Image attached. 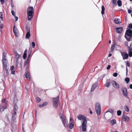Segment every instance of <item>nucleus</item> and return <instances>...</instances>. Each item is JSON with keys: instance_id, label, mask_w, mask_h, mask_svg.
Here are the masks:
<instances>
[{"instance_id": "nucleus-1", "label": "nucleus", "mask_w": 132, "mask_h": 132, "mask_svg": "<svg viewBox=\"0 0 132 132\" xmlns=\"http://www.w3.org/2000/svg\"><path fill=\"white\" fill-rule=\"evenodd\" d=\"M60 117L63 124L65 127H68L69 126V128L71 129H72L73 127L74 124L71 122L69 125L68 120L64 115L63 114H60Z\"/></svg>"}, {"instance_id": "nucleus-2", "label": "nucleus", "mask_w": 132, "mask_h": 132, "mask_svg": "<svg viewBox=\"0 0 132 132\" xmlns=\"http://www.w3.org/2000/svg\"><path fill=\"white\" fill-rule=\"evenodd\" d=\"M78 119L80 120H82L81 124V127L83 131H85L86 130V126L87 121L86 117L83 115H80L77 117Z\"/></svg>"}, {"instance_id": "nucleus-3", "label": "nucleus", "mask_w": 132, "mask_h": 132, "mask_svg": "<svg viewBox=\"0 0 132 132\" xmlns=\"http://www.w3.org/2000/svg\"><path fill=\"white\" fill-rule=\"evenodd\" d=\"M34 9L32 6H30L28 7L27 11V14L28 17V20L29 21L32 17Z\"/></svg>"}, {"instance_id": "nucleus-4", "label": "nucleus", "mask_w": 132, "mask_h": 132, "mask_svg": "<svg viewBox=\"0 0 132 132\" xmlns=\"http://www.w3.org/2000/svg\"><path fill=\"white\" fill-rule=\"evenodd\" d=\"M125 36L128 41H130L132 37V30L130 29L127 30Z\"/></svg>"}, {"instance_id": "nucleus-5", "label": "nucleus", "mask_w": 132, "mask_h": 132, "mask_svg": "<svg viewBox=\"0 0 132 132\" xmlns=\"http://www.w3.org/2000/svg\"><path fill=\"white\" fill-rule=\"evenodd\" d=\"M95 110L98 115H100L101 113L100 105L99 103H97L95 104Z\"/></svg>"}, {"instance_id": "nucleus-6", "label": "nucleus", "mask_w": 132, "mask_h": 132, "mask_svg": "<svg viewBox=\"0 0 132 132\" xmlns=\"http://www.w3.org/2000/svg\"><path fill=\"white\" fill-rule=\"evenodd\" d=\"M59 99V98L58 97L53 98V105L54 107L55 108H57V106L58 105Z\"/></svg>"}, {"instance_id": "nucleus-7", "label": "nucleus", "mask_w": 132, "mask_h": 132, "mask_svg": "<svg viewBox=\"0 0 132 132\" xmlns=\"http://www.w3.org/2000/svg\"><path fill=\"white\" fill-rule=\"evenodd\" d=\"M122 94L126 98H128V94L126 88L124 87H122Z\"/></svg>"}, {"instance_id": "nucleus-8", "label": "nucleus", "mask_w": 132, "mask_h": 132, "mask_svg": "<svg viewBox=\"0 0 132 132\" xmlns=\"http://www.w3.org/2000/svg\"><path fill=\"white\" fill-rule=\"evenodd\" d=\"M18 109V108L16 106H15L14 108L13 113L12 115V119L13 121H14L16 119V112Z\"/></svg>"}, {"instance_id": "nucleus-9", "label": "nucleus", "mask_w": 132, "mask_h": 132, "mask_svg": "<svg viewBox=\"0 0 132 132\" xmlns=\"http://www.w3.org/2000/svg\"><path fill=\"white\" fill-rule=\"evenodd\" d=\"M13 32L16 37H18L19 36L18 31L17 27L14 26L13 28Z\"/></svg>"}, {"instance_id": "nucleus-10", "label": "nucleus", "mask_w": 132, "mask_h": 132, "mask_svg": "<svg viewBox=\"0 0 132 132\" xmlns=\"http://www.w3.org/2000/svg\"><path fill=\"white\" fill-rule=\"evenodd\" d=\"M20 56V55H19L17 53H15V60L16 61V62L15 63L16 67L18 66V60Z\"/></svg>"}, {"instance_id": "nucleus-11", "label": "nucleus", "mask_w": 132, "mask_h": 132, "mask_svg": "<svg viewBox=\"0 0 132 132\" xmlns=\"http://www.w3.org/2000/svg\"><path fill=\"white\" fill-rule=\"evenodd\" d=\"M111 83L115 88L117 89L119 88V85L115 81L112 80L111 81Z\"/></svg>"}, {"instance_id": "nucleus-12", "label": "nucleus", "mask_w": 132, "mask_h": 132, "mask_svg": "<svg viewBox=\"0 0 132 132\" xmlns=\"http://www.w3.org/2000/svg\"><path fill=\"white\" fill-rule=\"evenodd\" d=\"M121 54L123 60L128 59V54L125 53H121Z\"/></svg>"}, {"instance_id": "nucleus-13", "label": "nucleus", "mask_w": 132, "mask_h": 132, "mask_svg": "<svg viewBox=\"0 0 132 132\" xmlns=\"http://www.w3.org/2000/svg\"><path fill=\"white\" fill-rule=\"evenodd\" d=\"M111 82L110 79H108L107 80L106 83L104 84L105 86L106 87L109 88L110 84Z\"/></svg>"}, {"instance_id": "nucleus-14", "label": "nucleus", "mask_w": 132, "mask_h": 132, "mask_svg": "<svg viewBox=\"0 0 132 132\" xmlns=\"http://www.w3.org/2000/svg\"><path fill=\"white\" fill-rule=\"evenodd\" d=\"M123 28L122 27L117 28L116 29V31L117 32L119 33H121Z\"/></svg>"}, {"instance_id": "nucleus-15", "label": "nucleus", "mask_w": 132, "mask_h": 132, "mask_svg": "<svg viewBox=\"0 0 132 132\" xmlns=\"http://www.w3.org/2000/svg\"><path fill=\"white\" fill-rule=\"evenodd\" d=\"M25 76L26 78L28 79V80H30V75L28 71H26L25 73Z\"/></svg>"}, {"instance_id": "nucleus-16", "label": "nucleus", "mask_w": 132, "mask_h": 132, "mask_svg": "<svg viewBox=\"0 0 132 132\" xmlns=\"http://www.w3.org/2000/svg\"><path fill=\"white\" fill-rule=\"evenodd\" d=\"M17 101L18 100L16 97L15 96L14 98V107L15 106H16L18 107V106L16 105V103L17 102Z\"/></svg>"}, {"instance_id": "nucleus-17", "label": "nucleus", "mask_w": 132, "mask_h": 132, "mask_svg": "<svg viewBox=\"0 0 132 132\" xmlns=\"http://www.w3.org/2000/svg\"><path fill=\"white\" fill-rule=\"evenodd\" d=\"M97 86V84L96 83H95L92 86L91 89V91L92 92L93 91L95 88Z\"/></svg>"}, {"instance_id": "nucleus-18", "label": "nucleus", "mask_w": 132, "mask_h": 132, "mask_svg": "<svg viewBox=\"0 0 132 132\" xmlns=\"http://www.w3.org/2000/svg\"><path fill=\"white\" fill-rule=\"evenodd\" d=\"M47 102H43L42 105L39 104L38 105V106L40 108H42L45 106L46 105H47Z\"/></svg>"}, {"instance_id": "nucleus-19", "label": "nucleus", "mask_w": 132, "mask_h": 132, "mask_svg": "<svg viewBox=\"0 0 132 132\" xmlns=\"http://www.w3.org/2000/svg\"><path fill=\"white\" fill-rule=\"evenodd\" d=\"M122 119L126 121H129V117L127 116H123L122 118Z\"/></svg>"}, {"instance_id": "nucleus-20", "label": "nucleus", "mask_w": 132, "mask_h": 132, "mask_svg": "<svg viewBox=\"0 0 132 132\" xmlns=\"http://www.w3.org/2000/svg\"><path fill=\"white\" fill-rule=\"evenodd\" d=\"M29 62L28 61H26L24 63V65L25 66H26V68L27 69H28L29 68Z\"/></svg>"}, {"instance_id": "nucleus-21", "label": "nucleus", "mask_w": 132, "mask_h": 132, "mask_svg": "<svg viewBox=\"0 0 132 132\" xmlns=\"http://www.w3.org/2000/svg\"><path fill=\"white\" fill-rule=\"evenodd\" d=\"M3 71H6L7 72V70L6 68L7 65H6V63H3Z\"/></svg>"}, {"instance_id": "nucleus-22", "label": "nucleus", "mask_w": 132, "mask_h": 132, "mask_svg": "<svg viewBox=\"0 0 132 132\" xmlns=\"http://www.w3.org/2000/svg\"><path fill=\"white\" fill-rule=\"evenodd\" d=\"M114 21L115 23L116 24H119L120 23V19L117 18H116L115 19Z\"/></svg>"}, {"instance_id": "nucleus-23", "label": "nucleus", "mask_w": 132, "mask_h": 132, "mask_svg": "<svg viewBox=\"0 0 132 132\" xmlns=\"http://www.w3.org/2000/svg\"><path fill=\"white\" fill-rule=\"evenodd\" d=\"M27 50H25L24 52L23 55V58L24 59H26L27 56Z\"/></svg>"}, {"instance_id": "nucleus-24", "label": "nucleus", "mask_w": 132, "mask_h": 132, "mask_svg": "<svg viewBox=\"0 0 132 132\" xmlns=\"http://www.w3.org/2000/svg\"><path fill=\"white\" fill-rule=\"evenodd\" d=\"M102 11L101 14H103L104 13L105 8L104 6L103 5L102 6Z\"/></svg>"}, {"instance_id": "nucleus-25", "label": "nucleus", "mask_w": 132, "mask_h": 132, "mask_svg": "<svg viewBox=\"0 0 132 132\" xmlns=\"http://www.w3.org/2000/svg\"><path fill=\"white\" fill-rule=\"evenodd\" d=\"M129 51L128 52V54L129 55L130 57H131L132 56V52L131 51H130V50H131L132 49L130 48H129Z\"/></svg>"}, {"instance_id": "nucleus-26", "label": "nucleus", "mask_w": 132, "mask_h": 132, "mask_svg": "<svg viewBox=\"0 0 132 132\" xmlns=\"http://www.w3.org/2000/svg\"><path fill=\"white\" fill-rule=\"evenodd\" d=\"M116 120L115 119H113L111 120V125H113L116 123Z\"/></svg>"}, {"instance_id": "nucleus-27", "label": "nucleus", "mask_w": 132, "mask_h": 132, "mask_svg": "<svg viewBox=\"0 0 132 132\" xmlns=\"http://www.w3.org/2000/svg\"><path fill=\"white\" fill-rule=\"evenodd\" d=\"M30 36V33L29 32H28L27 33L26 36V38H29Z\"/></svg>"}, {"instance_id": "nucleus-28", "label": "nucleus", "mask_w": 132, "mask_h": 132, "mask_svg": "<svg viewBox=\"0 0 132 132\" xmlns=\"http://www.w3.org/2000/svg\"><path fill=\"white\" fill-rule=\"evenodd\" d=\"M117 4L119 6H121L122 5V2L120 0H119L117 1Z\"/></svg>"}, {"instance_id": "nucleus-29", "label": "nucleus", "mask_w": 132, "mask_h": 132, "mask_svg": "<svg viewBox=\"0 0 132 132\" xmlns=\"http://www.w3.org/2000/svg\"><path fill=\"white\" fill-rule=\"evenodd\" d=\"M124 109L126 112H128L129 111V108L127 105H125L124 107Z\"/></svg>"}, {"instance_id": "nucleus-30", "label": "nucleus", "mask_w": 132, "mask_h": 132, "mask_svg": "<svg viewBox=\"0 0 132 132\" xmlns=\"http://www.w3.org/2000/svg\"><path fill=\"white\" fill-rule=\"evenodd\" d=\"M36 102L37 103L41 101V99L38 97H37L36 98Z\"/></svg>"}, {"instance_id": "nucleus-31", "label": "nucleus", "mask_w": 132, "mask_h": 132, "mask_svg": "<svg viewBox=\"0 0 132 132\" xmlns=\"http://www.w3.org/2000/svg\"><path fill=\"white\" fill-rule=\"evenodd\" d=\"M121 111L118 110L117 111V114L118 116H120L121 115Z\"/></svg>"}, {"instance_id": "nucleus-32", "label": "nucleus", "mask_w": 132, "mask_h": 132, "mask_svg": "<svg viewBox=\"0 0 132 132\" xmlns=\"http://www.w3.org/2000/svg\"><path fill=\"white\" fill-rule=\"evenodd\" d=\"M2 61L3 63H6V62L7 61V59L5 58H3L2 59Z\"/></svg>"}, {"instance_id": "nucleus-33", "label": "nucleus", "mask_w": 132, "mask_h": 132, "mask_svg": "<svg viewBox=\"0 0 132 132\" xmlns=\"http://www.w3.org/2000/svg\"><path fill=\"white\" fill-rule=\"evenodd\" d=\"M125 80L126 81L127 83H128L129 81V79L128 78H126L125 79Z\"/></svg>"}, {"instance_id": "nucleus-34", "label": "nucleus", "mask_w": 132, "mask_h": 132, "mask_svg": "<svg viewBox=\"0 0 132 132\" xmlns=\"http://www.w3.org/2000/svg\"><path fill=\"white\" fill-rule=\"evenodd\" d=\"M32 52V49L31 48H30L28 51V55H30L31 54Z\"/></svg>"}, {"instance_id": "nucleus-35", "label": "nucleus", "mask_w": 132, "mask_h": 132, "mask_svg": "<svg viewBox=\"0 0 132 132\" xmlns=\"http://www.w3.org/2000/svg\"><path fill=\"white\" fill-rule=\"evenodd\" d=\"M112 3L114 5H116L117 4V1L116 0H112Z\"/></svg>"}, {"instance_id": "nucleus-36", "label": "nucleus", "mask_w": 132, "mask_h": 132, "mask_svg": "<svg viewBox=\"0 0 132 132\" xmlns=\"http://www.w3.org/2000/svg\"><path fill=\"white\" fill-rule=\"evenodd\" d=\"M126 66H127L130 67V64L129 63L128 61H127L126 62Z\"/></svg>"}, {"instance_id": "nucleus-37", "label": "nucleus", "mask_w": 132, "mask_h": 132, "mask_svg": "<svg viewBox=\"0 0 132 132\" xmlns=\"http://www.w3.org/2000/svg\"><path fill=\"white\" fill-rule=\"evenodd\" d=\"M11 13L12 15L14 16H15V12L13 11H11Z\"/></svg>"}, {"instance_id": "nucleus-38", "label": "nucleus", "mask_w": 132, "mask_h": 132, "mask_svg": "<svg viewBox=\"0 0 132 132\" xmlns=\"http://www.w3.org/2000/svg\"><path fill=\"white\" fill-rule=\"evenodd\" d=\"M26 29L27 30V32H30V29L28 27H26Z\"/></svg>"}, {"instance_id": "nucleus-39", "label": "nucleus", "mask_w": 132, "mask_h": 132, "mask_svg": "<svg viewBox=\"0 0 132 132\" xmlns=\"http://www.w3.org/2000/svg\"><path fill=\"white\" fill-rule=\"evenodd\" d=\"M11 74H14L15 73V71L14 70H11Z\"/></svg>"}, {"instance_id": "nucleus-40", "label": "nucleus", "mask_w": 132, "mask_h": 132, "mask_svg": "<svg viewBox=\"0 0 132 132\" xmlns=\"http://www.w3.org/2000/svg\"><path fill=\"white\" fill-rule=\"evenodd\" d=\"M32 46L33 48H34L35 47V43L34 42H32Z\"/></svg>"}, {"instance_id": "nucleus-41", "label": "nucleus", "mask_w": 132, "mask_h": 132, "mask_svg": "<svg viewBox=\"0 0 132 132\" xmlns=\"http://www.w3.org/2000/svg\"><path fill=\"white\" fill-rule=\"evenodd\" d=\"M128 27L129 28L132 29V24H129Z\"/></svg>"}, {"instance_id": "nucleus-42", "label": "nucleus", "mask_w": 132, "mask_h": 132, "mask_svg": "<svg viewBox=\"0 0 132 132\" xmlns=\"http://www.w3.org/2000/svg\"><path fill=\"white\" fill-rule=\"evenodd\" d=\"M117 73L116 72L113 73V76L115 77H116L117 76Z\"/></svg>"}, {"instance_id": "nucleus-43", "label": "nucleus", "mask_w": 132, "mask_h": 132, "mask_svg": "<svg viewBox=\"0 0 132 132\" xmlns=\"http://www.w3.org/2000/svg\"><path fill=\"white\" fill-rule=\"evenodd\" d=\"M14 67L13 66H11L10 68V70H14Z\"/></svg>"}, {"instance_id": "nucleus-44", "label": "nucleus", "mask_w": 132, "mask_h": 132, "mask_svg": "<svg viewBox=\"0 0 132 132\" xmlns=\"http://www.w3.org/2000/svg\"><path fill=\"white\" fill-rule=\"evenodd\" d=\"M110 67H111V65H109L106 68V69L107 70H109L110 68Z\"/></svg>"}, {"instance_id": "nucleus-45", "label": "nucleus", "mask_w": 132, "mask_h": 132, "mask_svg": "<svg viewBox=\"0 0 132 132\" xmlns=\"http://www.w3.org/2000/svg\"><path fill=\"white\" fill-rule=\"evenodd\" d=\"M3 14H1L0 15V18L2 20H3V17L2 16Z\"/></svg>"}, {"instance_id": "nucleus-46", "label": "nucleus", "mask_w": 132, "mask_h": 132, "mask_svg": "<svg viewBox=\"0 0 132 132\" xmlns=\"http://www.w3.org/2000/svg\"><path fill=\"white\" fill-rule=\"evenodd\" d=\"M14 17H15V21H17L18 19V17L16 16H14Z\"/></svg>"}, {"instance_id": "nucleus-47", "label": "nucleus", "mask_w": 132, "mask_h": 132, "mask_svg": "<svg viewBox=\"0 0 132 132\" xmlns=\"http://www.w3.org/2000/svg\"><path fill=\"white\" fill-rule=\"evenodd\" d=\"M125 44L126 46H128V42L127 41L125 42Z\"/></svg>"}, {"instance_id": "nucleus-48", "label": "nucleus", "mask_w": 132, "mask_h": 132, "mask_svg": "<svg viewBox=\"0 0 132 132\" xmlns=\"http://www.w3.org/2000/svg\"><path fill=\"white\" fill-rule=\"evenodd\" d=\"M5 53H4L3 54V58H5Z\"/></svg>"}, {"instance_id": "nucleus-49", "label": "nucleus", "mask_w": 132, "mask_h": 132, "mask_svg": "<svg viewBox=\"0 0 132 132\" xmlns=\"http://www.w3.org/2000/svg\"><path fill=\"white\" fill-rule=\"evenodd\" d=\"M2 4H3L4 3V0H0Z\"/></svg>"}, {"instance_id": "nucleus-50", "label": "nucleus", "mask_w": 132, "mask_h": 132, "mask_svg": "<svg viewBox=\"0 0 132 132\" xmlns=\"http://www.w3.org/2000/svg\"><path fill=\"white\" fill-rule=\"evenodd\" d=\"M128 12L130 14L131 13V10H130L129 9H128Z\"/></svg>"}, {"instance_id": "nucleus-51", "label": "nucleus", "mask_w": 132, "mask_h": 132, "mask_svg": "<svg viewBox=\"0 0 132 132\" xmlns=\"http://www.w3.org/2000/svg\"><path fill=\"white\" fill-rule=\"evenodd\" d=\"M30 55H28V56L27 57V60L26 61H28V62H29L28 60H29V57H30Z\"/></svg>"}, {"instance_id": "nucleus-52", "label": "nucleus", "mask_w": 132, "mask_h": 132, "mask_svg": "<svg viewBox=\"0 0 132 132\" xmlns=\"http://www.w3.org/2000/svg\"><path fill=\"white\" fill-rule=\"evenodd\" d=\"M126 75H127V72H128V68H127V66H126Z\"/></svg>"}, {"instance_id": "nucleus-53", "label": "nucleus", "mask_w": 132, "mask_h": 132, "mask_svg": "<svg viewBox=\"0 0 132 132\" xmlns=\"http://www.w3.org/2000/svg\"><path fill=\"white\" fill-rule=\"evenodd\" d=\"M113 46H112L111 47V51H113L114 50V48H113Z\"/></svg>"}, {"instance_id": "nucleus-54", "label": "nucleus", "mask_w": 132, "mask_h": 132, "mask_svg": "<svg viewBox=\"0 0 132 132\" xmlns=\"http://www.w3.org/2000/svg\"><path fill=\"white\" fill-rule=\"evenodd\" d=\"M130 89H132V84H131L130 85Z\"/></svg>"}, {"instance_id": "nucleus-55", "label": "nucleus", "mask_w": 132, "mask_h": 132, "mask_svg": "<svg viewBox=\"0 0 132 132\" xmlns=\"http://www.w3.org/2000/svg\"><path fill=\"white\" fill-rule=\"evenodd\" d=\"M111 55H112V54L110 53L109 54V57H110L111 56Z\"/></svg>"}, {"instance_id": "nucleus-56", "label": "nucleus", "mask_w": 132, "mask_h": 132, "mask_svg": "<svg viewBox=\"0 0 132 132\" xmlns=\"http://www.w3.org/2000/svg\"><path fill=\"white\" fill-rule=\"evenodd\" d=\"M35 113L36 114V113H37V110H35Z\"/></svg>"}, {"instance_id": "nucleus-57", "label": "nucleus", "mask_w": 132, "mask_h": 132, "mask_svg": "<svg viewBox=\"0 0 132 132\" xmlns=\"http://www.w3.org/2000/svg\"><path fill=\"white\" fill-rule=\"evenodd\" d=\"M90 114H92V111H90Z\"/></svg>"}, {"instance_id": "nucleus-58", "label": "nucleus", "mask_w": 132, "mask_h": 132, "mask_svg": "<svg viewBox=\"0 0 132 132\" xmlns=\"http://www.w3.org/2000/svg\"><path fill=\"white\" fill-rule=\"evenodd\" d=\"M0 15L1 14H2V12H0Z\"/></svg>"}, {"instance_id": "nucleus-59", "label": "nucleus", "mask_w": 132, "mask_h": 132, "mask_svg": "<svg viewBox=\"0 0 132 132\" xmlns=\"http://www.w3.org/2000/svg\"><path fill=\"white\" fill-rule=\"evenodd\" d=\"M109 43L110 44L111 43V40H109Z\"/></svg>"}, {"instance_id": "nucleus-60", "label": "nucleus", "mask_w": 132, "mask_h": 132, "mask_svg": "<svg viewBox=\"0 0 132 132\" xmlns=\"http://www.w3.org/2000/svg\"><path fill=\"white\" fill-rule=\"evenodd\" d=\"M0 27L1 28H3V27L1 26H0Z\"/></svg>"}, {"instance_id": "nucleus-61", "label": "nucleus", "mask_w": 132, "mask_h": 132, "mask_svg": "<svg viewBox=\"0 0 132 132\" xmlns=\"http://www.w3.org/2000/svg\"><path fill=\"white\" fill-rule=\"evenodd\" d=\"M112 132H118V131H115L114 132V131H112Z\"/></svg>"}, {"instance_id": "nucleus-62", "label": "nucleus", "mask_w": 132, "mask_h": 132, "mask_svg": "<svg viewBox=\"0 0 132 132\" xmlns=\"http://www.w3.org/2000/svg\"><path fill=\"white\" fill-rule=\"evenodd\" d=\"M22 129H23V131L24 132V128H22Z\"/></svg>"}, {"instance_id": "nucleus-63", "label": "nucleus", "mask_w": 132, "mask_h": 132, "mask_svg": "<svg viewBox=\"0 0 132 132\" xmlns=\"http://www.w3.org/2000/svg\"><path fill=\"white\" fill-rule=\"evenodd\" d=\"M26 89L27 90H28V88H26Z\"/></svg>"}, {"instance_id": "nucleus-64", "label": "nucleus", "mask_w": 132, "mask_h": 132, "mask_svg": "<svg viewBox=\"0 0 132 132\" xmlns=\"http://www.w3.org/2000/svg\"><path fill=\"white\" fill-rule=\"evenodd\" d=\"M71 118H70V121H71Z\"/></svg>"}]
</instances>
